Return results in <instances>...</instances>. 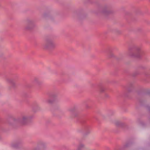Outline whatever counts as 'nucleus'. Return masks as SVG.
Instances as JSON below:
<instances>
[{"label":"nucleus","instance_id":"1","mask_svg":"<svg viewBox=\"0 0 150 150\" xmlns=\"http://www.w3.org/2000/svg\"><path fill=\"white\" fill-rule=\"evenodd\" d=\"M55 46V44L54 42L52 40H50L47 41L45 45L46 48H52Z\"/></svg>","mask_w":150,"mask_h":150},{"label":"nucleus","instance_id":"2","mask_svg":"<svg viewBox=\"0 0 150 150\" xmlns=\"http://www.w3.org/2000/svg\"><path fill=\"white\" fill-rule=\"evenodd\" d=\"M29 117L27 115H24L20 120V122L22 124H24L29 119Z\"/></svg>","mask_w":150,"mask_h":150},{"label":"nucleus","instance_id":"3","mask_svg":"<svg viewBox=\"0 0 150 150\" xmlns=\"http://www.w3.org/2000/svg\"><path fill=\"white\" fill-rule=\"evenodd\" d=\"M85 148V145L83 144H81L78 146L77 150H84Z\"/></svg>","mask_w":150,"mask_h":150},{"label":"nucleus","instance_id":"4","mask_svg":"<svg viewBox=\"0 0 150 150\" xmlns=\"http://www.w3.org/2000/svg\"><path fill=\"white\" fill-rule=\"evenodd\" d=\"M45 146V144L44 142H41L38 143L37 146V148H44Z\"/></svg>","mask_w":150,"mask_h":150},{"label":"nucleus","instance_id":"5","mask_svg":"<svg viewBox=\"0 0 150 150\" xmlns=\"http://www.w3.org/2000/svg\"><path fill=\"white\" fill-rule=\"evenodd\" d=\"M53 102V101L51 99H48L46 101V103L49 104H51Z\"/></svg>","mask_w":150,"mask_h":150},{"label":"nucleus","instance_id":"6","mask_svg":"<svg viewBox=\"0 0 150 150\" xmlns=\"http://www.w3.org/2000/svg\"><path fill=\"white\" fill-rule=\"evenodd\" d=\"M139 50V49H138L137 50L138 51Z\"/></svg>","mask_w":150,"mask_h":150},{"label":"nucleus","instance_id":"7","mask_svg":"<svg viewBox=\"0 0 150 150\" xmlns=\"http://www.w3.org/2000/svg\"><path fill=\"white\" fill-rule=\"evenodd\" d=\"M100 91H101V92H102V90H100Z\"/></svg>","mask_w":150,"mask_h":150}]
</instances>
